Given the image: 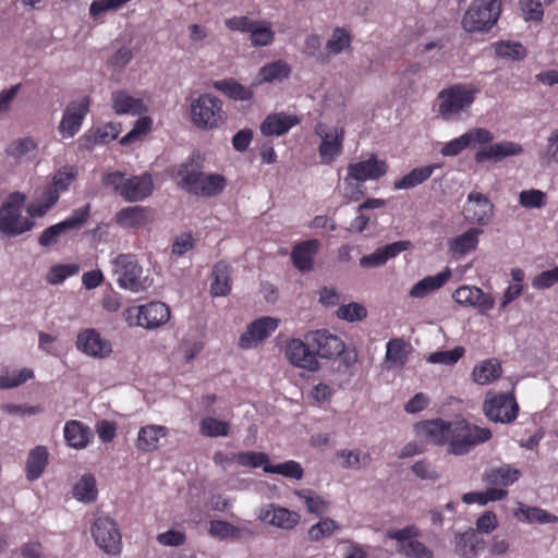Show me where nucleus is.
Segmentation results:
<instances>
[{
    "label": "nucleus",
    "instance_id": "obj_59",
    "mask_svg": "<svg viewBox=\"0 0 558 558\" xmlns=\"http://www.w3.org/2000/svg\"><path fill=\"white\" fill-rule=\"evenodd\" d=\"M465 353L463 347H456L447 351H436L429 354L427 361L434 364L453 365L456 364Z\"/></svg>",
    "mask_w": 558,
    "mask_h": 558
},
{
    "label": "nucleus",
    "instance_id": "obj_17",
    "mask_svg": "<svg viewBox=\"0 0 558 558\" xmlns=\"http://www.w3.org/2000/svg\"><path fill=\"white\" fill-rule=\"evenodd\" d=\"M315 133L322 138L318 147L322 162L330 165L342 153L344 131L342 128H335L332 131L327 132L322 124H318Z\"/></svg>",
    "mask_w": 558,
    "mask_h": 558
},
{
    "label": "nucleus",
    "instance_id": "obj_1",
    "mask_svg": "<svg viewBox=\"0 0 558 558\" xmlns=\"http://www.w3.org/2000/svg\"><path fill=\"white\" fill-rule=\"evenodd\" d=\"M417 432L432 444L446 446L447 452L453 456H465L492 438L489 428L480 427L465 418L425 421L417 425Z\"/></svg>",
    "mask_w": 558,
    "mask_h": 558
},
{
    "label": "nucleus",
    "instance_id": "obj_57",
    "mask_svg": "<svg viewBox=\"0 0 558 558\" xmlns=\"http://www.w3.org/2000/svg\"><path fill=\"white\" fill-rule=\"evenodd\" d=\"M80 267L76 264H57L53 265L47 274V281L50 284H58L66 278L76 275Z\"/></svg>",
    "mask_w": 558,
    "mask_h": 558
},
{
    "label": "nucleus",
    "instance_id": "obj_26",
    "mask_svg": "<svg viewBox=\"0 0 558 558\" xmlns=\"http://www.w3.org/2000/svg\"><path fill=\"white\" fill-rule=\"evenodd\" d=\"M111 107L117 114L142 116L147 111L142 98L132 97L123 89L111 94Z\"/></svg>",
    "mask_w": 558,
    "mask_h": 558
},
{
    "label": "nucleus",
    "instance_id": "obj_23",
    "mask_svg": "<svg viewBox=\"0 0 558 558\" xmlns=\"http://www.w3.org/2000/svg\"><path fill=\"white\" fill-rule=\"evenodd\" d=\"M411 246L410 241H397L385 246L378 247L375 252L364 255L360 258V265L364 268H373L385 265L390 258L396 257L401 252Z\"/></svg>",
    "mask_w": 558,
    "mask_h": 558
},
{
    "label": "nucleus",
    "instance_id": "obj_9",
    "mask_svg": "<svg viewBox=\"0 0 558 558\" xmlns=\"http://www.w3.org/2000/svg\"><path fill=\"white\" fill-rule=\"evenodd\" d=\"M113 272L117 275V282L120 288L132 292H140L145 289L142 281L143 268L133 254H119L112 260Z\"/></svg>",
    "mask_w": 558,
    "mask_h": 558
},
{
    "label": "nucleus",
    "instance_id": "obj_60",
    "mask_svg": "<svg viewBox=\"0 0 558 558\" xmlns=\"http://www.w3.org/2000/svg\"><path fill=\"white\" fill-rule=\"evenodd\" d=\"M33 377V371L26 367L17 372L14 371L12 373H7L5 375L0 376V389L17 387Z\"/></svg>",
    "mask_w": 558,
    "mask_h": 558
},
{
    "label": "nucleus",
    "instance_id": "obj_61",
    "mask_svg": "<svg viewBox=\"0 0 558 558\" xmlns=\"http://www.w3.org/2000/svg\"><path fill=\"white\" fill-rule=\"evenodd\" d=\"M153 120L149 117H140L133 129L120 140V144L126 146L141 140L150 129Z\"/></svg>",
    "mask_w": 558,
    "mask_h": 558
},
{
    "label": "nucleus",
    "instance_id": "obj_37",
    "mask_svg": "<svg viewBox=\"0 0 558 558\" xmlns=\"http://www.w3.org/2000/svg\"><path fill=\"white\" fill-rule=\"evenodd\" d=\"M440 163H432L412 169L409 173L393 182L395 190H409L426 182Z\"/></svg>",
    "mask_w": 558,
    "mask_h": 558
},
{
    "label": "nucleus",
    "instance_id": "obj_27",
    "mask_svg": "<svg viewBox=\"0 0 558 558\" xmlns=\"http://www.w3.org/2000/svg\"><path fill=\"white\" fill-rule=\"evenodd\" d=\"M63 434L66 445L75 449L86 448L94 438L90 427L76 420L65 423Z\"/></svg>",
    "mask_w": 558,
    "mask_h": 558
},
{
    "label": "nucleus",
    "instance_id": "obj_56",
    "mask_svg": "<svg viewBox=\"0 0 558 558\" xmlns=\"http://www.w3.org/2000/svg\"><path fill=\"white\" fill-rule=\"evenodd\" d=\"M338 529L339 525L335 520L330 518H325L322 519L318 523L311 526V529L307 532V537L312 542H318L324 537L332 535V533Z\"/></svg>",
    "mask_w": 558,
    "mask_h": 558
},
{
    "label": "nucleus",
    "instance_id": "obj_50",
    "mask_svg": "<svg viewBox=\"0 0 558 558\" xmlns=\"http://www.w3.org/2000/svg\"><path fill=\"white\" fill-rule=\"evenodd\" d=\"M352 38L343 27H336L331 38L326 43V50L329 56H337L351 46Z\"/></svg>",
    "mask_w": 558,
    "mask_h": 558
},
{
    "label": "nucleus",
    "instance_id": "obj_10",
    "mask_svg": "<svg viewBox=\"0 0 558 558\" xmlns=\"http://www.w3.org/2000/svg\"><path fill=\"white\" fill-rule=\"evenodd\" d=\"M90 205L86 204L73 210L72 215L64 220L45 229L39 238L38 243L44 247H50L58 244L66 232L80 229L89 218Z\"/></svg>",
    "mask_w": 558,
    "mask_h": 558
},
{
    "label": "nucleus",
    "instance_id": "obj_22",
    "mask_svg": "<svg viewBox=\"0 0 558 558\" xmlns=\"http://www.w3.org/2000/svg\"><path fill=\"white\" fill-rule=\"evenodd\" d=\"M153 220V210L143 206H130L120 209L114 221L124 229H140Z\"/></svg>",
    "mask_w": 558,
    "mask_h": 558
},
{
    "label": "nucleus",
    "instance_id": "obj_6",
    "mask_svg": "<svg viewBox=\"0 0 558 558\" xmlns=\"http://www.w3.org/2000/svg\"><path fill=\"white\" fill-rule=\"evenodd\" d=\"M191 120L202 130L219 128L225 121L222 101L210 94H201L191 102Z\"/></svg>",
    "mask_w": 558,
    "mask_h": 558
},
{
    "label": "nucleus",
    "instance_id": "obj_62",
    "mask_svg": "<svg viewBox=\"0 0 558 558\" xmlns=\"http://www.w3.org/2000/svg\"><path fill=\"white\" fill-rule=\"evenodd\" d=\"M240 530L223 520H213L209 524V534L214 537L225 539L238 537Z\"/></svg>",
    "mask_w": 558,
    "mask_h": 558
},
{
    "label": "nucleus",
    "instance_id": "obj_51",
    "mask_svg": "<svg viewBox=\"0 0 558 558\" xmlns=\"http://www.w3.org/2000/svg\"><path fill=\"white\" fill-rule=\"evenodd\" d=\"M520 514L524 518L525 521L529 523H557L558 517L547 512L544 509H541L538 507H530L525 505H520L519 507Z\"/></svg>",
    "mask_w": 558,
    "mask_h": 558
},
{
    "label": "nucleus",
    "instance_id": "obj_29",
    "mask_svg": "<svg viewBox=\"0 0 558 558\" xmlns=\"http://www.w3.org/2000/svg\"><path fill=\"white\" fill-rule=\"evenodd\" d=\"M452 298L457 303L463 306L481 307L485 310L493 307V300L477 287H460L453 292Z\"/></svg>",
    "mask_w": 558,
    "mask_h": 558
},
{
    "label": "nucleus",
    "instance_id": "obj_11",
    "mask_svg": "<svg viewBox=\"0 0 558 558\" xmlns=\"http://www.w3.org/2000/svg\"><path fill=\"white\" fill-rule=\"evenodd\" d=\"M421 535L415 525H408L400 530H388L387 537L399 543L398 551L407 558H434L432 549L422 542L414 539Z\"/></svg>",
    "mask_w": 558,
    "mask_h": 558
},
{
    "label": "nucleus",
    "instance_id": "obj_14",
    "mask_svg": "<svg viewBox=\"0 0 558 558\" xmlns=\"http://www.w3.org/2000/svg\"><path fill=\"white\" fill-rule=\"evenodd\" d=\"M494 204L481 192L473 191L468 195L462 214L466 221L478 226H487L494 215Z\"/></svg>",
    "mask_w": 558,
    "mask_h": 558
},
{
    "label": "nucleus",
    "instance_id": "obj_30",
    "mask_svg": "<svg viewBox=\"0 0 558 558\" xmlns=\"http://www.w3.org/2000/svg\"><path fill=\"white\" fill-rule=\"evenodd\" d=\"M213 87L234 101H250L254 98L253 83L244 86L234 78H223L214 81Z\"/></svg>",
    "mask_w": 558,
    "mask_h": 558
},
{
    "label": "nucleus",
    "instance_id": "obj_49",
    "mask_svg": "<svg viewBox=\"0 0 558 558\" xmlns=\"http://www.w3.org/2000/svg\"><path fill=\"white\" fill-rule=\"evenodd\" d=\"M225 186L226 179L223 175L216 173L203 175L197 193H195V195L211 197L222 192Z\"/></svg>",
    "mask_w": 558,
    "mask_h": 558
},
{
    "label": "nucleus",
    "instance_id": "obj_45",
    "mask_svg": "<svg viewBox=\"0 0 558 558\" xmlns=\"http://www.w3.org/2000/svg\"><path fill=\"white\" fill-rule=\"evenodd\" d=\"M73 495L80 501H95L97 498V488L94 475H83L81 480L74 485Z\"/></svg>",
    "mask_w": 558,
    "mask_h": 558
},
{
    "label": "nucleus",
    "instance_id": "obj_3",
    "mask_svg": "<svg viewBox=\"0 0 558 558\" xmlns=\"http://www.w3.org/2000/svg\"><path fill=\"white\" fill-rule=\"evenodd\" d=\"M122 317L129 327H142L147 330L166 325L170 317V307L160 301H151L142 305H132L122 312Z\"/></svg>",
    "mask_w": 558,
    "mask_h": 558
},
{
    "label": "nucleus",
    "instance_id": "obj_32",
    "mask_svg": "<svg viewBox=\"0 0 558 558\" xmlns=\"http://www.w3.org/2000/svg\"><path fill=\"white\" fill-rule=\"evenodd\" d=\"M121 132L120 124L116 123H107L102 126H99L95 130V132L86 133L80 142V146L83 149L90 150L95 145L98 144H107L113 140H116Z\"/></svg>",
    "mask_w": 558,
    "mask_h": 558
},
{
    "label": "nucleus",
    "instance_id": "obj_35",
    "mask_svg": "<svg viewBox=\"0 0 558 558\" xmlns=\"http://www.w3.org/2000/svg\"><path fill=\"white\" fill-rule=\"evenodd\" d=\"M484 548V539L473 530L456 536V553L463 558H477Z\"/></svg>",
    "mask_w": 558,
    "mask_h": 558
},
{
    "label": "nucleus",
    "instance_id": "obj_40",
    "mask_svg": "<svg viewBox=\"0 0 558 558\" xmlns=\"http://www.w3.org/2000/svg\"><path fill=\"white\" fill-rule=\"evenodd\" d=\"M49 452L45 446H36L28 453L26 460V478L31 482L39 478L47 464H48Z\"/></svg>",
    "mask_w": 558,
    "mask_h": 558
},
{
    "label": "nucleus",
    "instance_id": "obj_20",
    "mask_svg": "<svg viewBox=\"0 0 558 558\" xmlns=\"http://www.w3.org/2000/svg\"><path fill=\"white\" fill-rule=\"evenodd\" d=\"M154 182L150 173L126 178L121 197L126 202H141L153 194Z\"/></svg>",
    "mask_w": 558,
    "mask_h": 558
},
{
    "label": "nucleus",
    "instance_id": "obj_43",
    "mask_svg": "<svg viewBox=\"0 0 558 558\" xmlns=\"http://www.w3.org/2000/svg\"><path fill=\"white\" fill-rule=\"evenodd\" d=\"M494 48L496 56L506 60L521 61L527 54L525 47L519 41L501 40Z\"/></svg>",
    "mask_w": 558,
    "mask_h": 558
},
{
    "label": "nucleus",
    "instance_id": "obj_42",
    "mask_svg": "<svg viewBox=\"0 0 558 558\" xmlns=\"http://www.w3.org/2000/svg\"><path fill=\"white\" fill-rule=\"evenodd\" d=\"M508 497V490L497 487H487L484 492H471L463 495V502L486 505L489 501H500Z\"/></svg>",
    "mask_w": 558,
    "mask_h": 558
},
{
    "label": "nucleus",
    "instance_id": "obj_58",
    "mask_svg": "<svg viewBox=\"0 0 558 558\" xmlns=\"http://www.w3.org/2000/svg\"><path fill=\"white\" fill-rule=\"evenodd\" d=\"M37 149V143L32 137H24L13 141L7 148V155L20 160L27 154Z\"/></svg>",
    "mask_w": 558,
    "mask_h": 558
},
{
    "label": "nucleus",
    "instance_id": "obj_33",
    "mask_svg": "<svg viewBox=\"0 0 558 558\" xmlns=\"http://www.w3.org/2000/svg\"><path fill=\"white\" fill-rule=\"evenodd\" d=\"M451 277V270L446 267L444 271L435 276H427L418 280L410 290V296L414 299H423L429 293L440 289Z\"/></svg>",
    "mask_w": 558,
    "mask_h": 558
},
{
    "label": "nucleus",
    "instance_id": "obj_55",
    "mask_svg": "<svg viewBox=\"0 0 558 558\" xmlns=\"http://www.w3.org/2000/svg\"><path fill=\"white\" fill-rule=\"evenodd\" d=\"M336 456L342 459L341 465L344 469H360L371 460L369 453H362L360 450H340Z\"/></svg>",
    "mask_w": 558,
    "mask_h": 558
},
{
    "label": "nucleus",
    "instance_id": "obj_4",
    "mask_svg": "<svg viewBox=\"0 0 558 558\" xmlns=\"http://www.w3.org/2000/svg\"><path fill=\"white\" fill-rule=\"evenodd\" d=\"M25 195L19 192L9 195L0 207V232L9 236H16L29 231L35 222L22 216Z\"/></svg>",
    "mask_w": 558,
    "mask_h": 558
},
{
    "label": "nucleus",
    "instance_id": "obj_15",
    "mask_svg": "<svg viewBox=\"0 0 558 558\" xmlns=\"http://www.w3.org/2000/svg\"><path fill=\"white\" fill-rule=\"evenodd\" d=\"M89 105L90 98L88 96L68 104L58 126L63 138L73 137L80 131L85 117L89 112Z\"/></svg>",
    "mask_w": 558,
    "mask_h": 558
},
{
    "label": "nucleus",
    "instance_id": "obj_18",
    "mask_svg": "<svg viewBox=\"0 0 558 558\" xmlns=\"http://www.w3.org/2000/svg\"><path fill=\"white\" fill-rule=\"evenodd\" d=\"M76 347L82 353L97 359H105L112 352L111 342L92 328L77 335Z\"/></svg>",
    "mask_w": 558,
    "mask_h": 558
},
{
    "label": "nucleus",
    "instance_id": "obj_48",
    "mask_svg": "<svg viewBox=\"0 0 558 558\" xmlns=\"http://www.w3.org/2000/svg\"><path fill=\"white\" fill-rule=\"evenodd\" d=\"M251 44L254 47H265L272 44L275 33L271 24L266 21H257L250 34Z\"/></svg>",
    "mask_w": 558,
    "mask_h": 558
},
{
    "label": "nucleus",
    "instance_id": "obj_12",
    "mask_svg": "<svg viewBox=\"0 0 558 558\" xmlns=\"http://www.w3.org/2000/svg\"><path fill=\"white\" fill-rule=\"evenodd\" d=\"M284 356L294 367L308 372H317L320 368L312 345L305 339H290L286 344Z\"/></svg>",
    "mask_w": 558,
    "mask_h": 558
},
{
    "label": "nucleus",
    "instance_id": "obj_2",
    "mask_svg": "<svg viewBox=\"0 0 558 558\" xmlns=\"http://www.w3.org/2000/svg\"><path fill=\"white\" fill-rule=\"evenodd\" d=\"M480 93L481 87L473 83H456L442 88L437 96L438 114L447 121L459 118L470 110Z\"/></svg>",
    "mask_w": 558,
    "mask_h": 558
},
{
    "label": "nucleus",
    "instance_id": "obj_41",
    "mask_svg": "<svg viewBox=\"0 0 558 558\" xmlns=\"http://www.w3.org/2000/svg\"><path fill=\"white\" fill-rule=\"evenodd\" d=\"M483 231L476 228H470L462 234L456 236L449 242V251L452 255L463 256L471 251L476 250L478 245V235Z\"/></svg>",
    "mask_w": 558,
    "mask_h": 558
},
{
    "label": "nucleus",
    "instance_id": "obj_44",
    "mask_svg": "<svg viewBox=\"0 0 558 558\" xmlns=\"http://www.w3.org/2000/svg\"><path fill=\"white\" fill-rule=\"evenodd\" d=\"M386 361L391 367L401 368L405 365L408 360V352L405 350V342L403 339L396 338L387 342Z\"/></svg>",
    "mask_w": 558,
    "mask_h": 558
},
{
    "label": "nucleus",
    "instance_id": "obj_53",
    "mask_svg": "<svg viewBox=\"0 0 558 558\" xmlns=\"http://www.w3.org/2000/svg\"><path fill=\"white\" fill-rule=\"evenodd\" d=\"M229 424L225 421L208 416L202 420L199 432L206 437L227 436L229 434Z\"/></svg>",
    "mask_w": 558,
    "mask_h": 558
},
{
    "label": "nucleus",
    "instance_id": "obj_5",
    "mask_svg": "<svg viewBox=\"0 0 558 558\" xmlns=\"http://www.w3.org/2000/svg\"><path fill=\"white\" fill-rule=\"evenodd\" d=\"M500 11V0H475L463 15L462 27L468 33L487 32L497 23Z\"/></svg>",
    "mask_w": 558,
    "mask_h": 558
},
{
    "label": "nucleus",
    "instance_id": "obj_13",
    "mask_svg": "<svg viewBox=\"0 0 558 558\" xmlns=\"http://www.w3.org/2000/svg\"><path fill=\"white\" fill-rule=\"evenodd\" d=\"M304 338L312 345L316 359H332L340 355L344 350V342L341 338L326 329L308 331L304 335Z\"/></svg>",
    "mask_w": 558,
    "mask_h": 558
},
{
    "label": "nucleus",
    "instance_id": "obj_54",
    "mask_svg": "<svg viewBox=\"0 0 558 558\" xmlns=\"http://www.w3.org/2000/svg\"><path fill=\"white\" fill-rule=\"evenodd\" d=\"M235 463L246 468H259L269 463V457L265 452L242 451L234 453Z\"/></svg>",
    "mask_w": 558,
    "mask_h": 558
},
{
    "label": "nucleus",
    "instance_id": "obj_19",
    "mask_svg": "<svg viewBox=\"0 0 558 558\" xmlns=\"http://www.w3.org/2000/svg\"><path fill=\"white\" fill-rule=\"evenodd\" d=\"M347 171L350 172V178H355L359 182L378 180L387 173L388 163L386 160H380L375 154H372L366 160L350 163Z\"/></svg>",
    "mask_w": 558,
    "mask_h": 558
},
{
    "label": "nucleus",
    "instance_id": "obj_47",
    "mask_svg": "<svg viewBox=\"0 0 558 558\" xmlns=\"http://www.w3.org/2000/svg\"><path fill=\"white\" fill-rule=\"evenodd\" d=\"M264 472L271 474H280L288 478L301 480L304 475L303 468L296 461L289 460L278 464H266Z\"/></svg>",
    "mask_w": 558,
    "mask_h": 558
},
{
    "label": "nucleus",
    "instance_id": "obj_25",
    "mask_svg": "<svg viewBox=\"0 0 558 558\" xmlns=\"http://www.w3.org/2000/svg\"><path fill=\"white\" fill-rule=\"evenodd\" d=\"M522 151L523 148L520 144L510 141H505L489 145L478 150L475 154L474 159L478 163L485 162L490 159L495 161H500L506 157L518 156L522 154Z\"/></svg>",
    "mask_w": 558,
    "mask_h": 558
},
{
    "label": "nucleus",
    "instance_id": "obj_8",
    "mask_svg": "<svg viewBox=\"0 0 558 558\" xmlns=\"http://www.w3.org/2000/svg\"><path fill=\"white\" fill-rule=\"evenodd\" d=\"M92 536L96 545L107 555L118 556L122 551V535L118 523L109 517H99L95 520Z\"/></svg>",
    "mask_w": 558,
    "mask_h": 558
},
{
    "label": "nucleus",
    "instance_id": "obj_52",
    "mask_svg": "<svg viewBox=\"0 0 558 558\" xmlns=\"http://www.w3.org/2000/svg\"><path fill=\"white\" fill-rule=\"evenodd\" d=\"M294 494L304 501L307 511L311 513L322 514L328 508V502L312 489H299Z\"/></svg>",
    "mask_w": 558,
    "mask_h": 558
},
{
    "label": "nucleus",
    "instance_id": "obj_28",
    "mask_svg": "<svg viewBox=\"0 0 558 558\" xmlns=\"http://www.w3.org/2000/svg\"><path fill=\"white\" fill-rule=\"evenodd\" d=\"M299 123L300 119L296 116L286 114L284 112L271 113L260 124V132L266 136H280Z\"/></svg>",
    "mask_w": 558,
    "mask_h": 558
},
{
    "label": "nucleus",
    "instance_id": "obj_64",
    "mask_svg": "<svg viewBox=\"0 0 558 558\" xmlns=\"http://www.w3.org/2000/svg\"><path fill=\"white\" fill-rule=\"evenodd\" d=\"M366 315V308L362 304L354 302L342 305L337 311V316L347 322H359L365 318Z\"/></svg>",
    "mask_w": 558,
    "mask_h": 558
},
{
    "label": "nucleus",
    "instance_id": "obj_63",
    "mask_svg": "<svg viewBox=\"0 0 558 558\" xmlns=\"http://www.w3.org/2000/svg\"><path fill=\"white\" fill-rule=\"evenodd\" d=\"M519 202L524 208H542L546 205V194L541 190H525L520 193Z\"/></svg>",
    "mask_w": 558,
    "mask_h": 558
},
{
    "label": "nucleus",
    "instance_id": "obj_36",
    "mask_svg": "<svg viewBox=\"0 0 558 558\" xmlns=\"http://www.w3.org/2000/svg\"><path fill=\"white\" fill-rule=\"evenodd\" d=\"M203 175L202 166L193 160L183 162L178 169L179 184L190 194L197 193Z\"/></svg>",
    "mask_w": 558,
    "mask_h": 558
},
{
    "label": "nucleus",
    "instance_id": "obj_16",
    "mask_svg": "<svg viewBox=\"0 0 558 558\" xmlns=\"http://www.w3.org/2000/svg\"><path fill=\"white\" fill-rule=\"evenodd\" d=\"M280 324V319L264 316L252 322L246 330L239 338L241 349H251L256 347L264 339L268 338Z\"/></svg>",
    "mask_w": 558,
    "mask_h": 558
},
{
    "label": "nucleus",
    "instance_id": "obj_24",
    "mask_svg": "<svg viewBox=\"0 0 558 558\" xmlns=\"http://www.w3.org/2000/svg\"><path fill=\"white\" fill-rule=\"evenodd\" d=\"M319 245V241L316 239L295 244L291 251L293 266L302 272L311 271L314 268V256L317 254Z\"/></svg>",
    "mask_w": 558,
    "mask_h": 558
},
{
    "label": "nucleus",
    "instance_id": "obj_7",
    "mask_svg": "<svg viewBox=\"0 0 558 558\" xmlns=\"http://www.w3.org/2000/svg\"><path fill=\"white\" fill-rule=\"evenodd\" d=\"M519 404L513 393L488 392L483 402V412L486 417L495 423L510 424L519 415Z\"/></svg>",
    "mask_w": 558,
    "mask_h": 558
},
{
    "label": "nucleus",
    "instance_id": "obj_34",
    "mask_svg": "<svg viewBox=\"0 0 558 558\" xmlns=\"http://www.w3.org/2000/svg\"><path fill=\"white\" fill-rule=\"evenodd\" d=\"M168 435V428L162 425H146L140 428L136 448L140 451L151 452L157 450L160 438Z\"/></svg>",
    "mask_w": 558,
    "mask_h": 558
},
{
    "label": "nucleus",
    "instance_id": "obj_21",
    "mask_svg": "<svg viewBox=\"0 0 558 558\" xmlns=\"http://www.w3.org/2000/svg\"><path fill=\"white\" fill-rule=\"evenodd\" d=\"M521 476V471L511 464L504 463L499 466L487 468L483 475L482 481L488 487H497L507 489V487L514 484Z\"/></svg>",
    "mask_w": 558,
    "mask_h": 558
},
{
    "label": "nucleus",
    "instance_id": "obj_46",
    "mask_svg": "<svg viewBox=\"0 0 558 558\" xmlns=\"http://www.w3.org/2000/svg\"><path fill=\"white\" fill-rule=\"evenodd\" d=\"M300 514L283 507L272 509L269 523L274 526L291 530L300 522Z\"/></svg>",
    "mask_w": 558,
    "mask_h": 558
},
{
    "label": "nucleus",
    "instance_id": "obj_38",
    "mask_svg": "<svg viewBox=\"0 0 558 558\" xmlns=\"http://www.w3.org/2000/svg\"><path fill=\"white\" fill-rule=\"evenodd\" d=\"M231 267L223 260L215 264L211 272L210 293L225 296L231 291Z\"/></svg>",
    "mask_w": 558,
    "mask_h": 558
},
{
    "label": "nucleus",
    "instance_id": "obj_39",
    "mask_svg": "<svg viewBox=\"0 0 558 558\" xmlns=\"http://www.w3.org/2000/svg\"><path fill=\"white\" fill-rule=\"evenodd\" d=\"M502 375V367L499 360L492 357L476 364L472 372L473 380L478 385H488Z\"/></svg>",
    "mask_w": 558,
    "mask_h": 558
},
{
    "label": "nucleus",
    "instance_id": "obj_31",
    "mask_svg": "<svg viewBox=\"0 0 558 558\" xmlns=\"http://www.w3.org/2000/svg\"><path fill=\"white\" fill-rule=\"evenodd\" d=\"M291 72H292L291 66L284 60L279 59V60L269 62L259 69V71L253 82V86L257 87L260 84L272 83L275 81L281 82V81L288 78L290 76Z\"/></svg>",
    "mask_w": 558,
    "mask_h": 558
}]
</instances>
